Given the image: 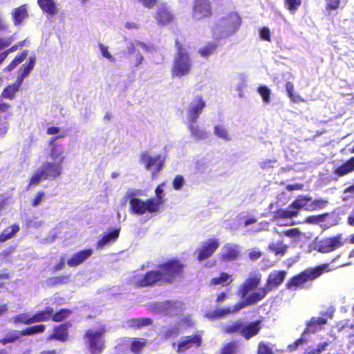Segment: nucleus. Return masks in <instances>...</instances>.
<instances>
[{
  "label": "nucleus",
  "mask_w": 354,
  "mask_h": 354,
  "mask_svg": "<svg viewBox=\"0 0 354 354\" xmlns=\"http://www.w3.org/2000/svg\"><path fill=\"white\" fill-rule=\"evenodd\" d=\"M242 24L240 15L232 11L219 18L212 28L213 37L216 40L227 38L236 33Z\"/></svg>",
  "instance_id": "nucleus-1"
},
{
  "label": "nucleus",
  "mask_w": 354,
  "mask_h": 354,
  "mask_svg": "<svg viewBox=\"0 0 354 354\" xmlns=\"http://www.w3.org/2000/svg\"><path fill=\"white\" fill-rule=\"evenodd\" d=\"M331 270L329 263H323L317 266L307 268L290 277L286 283V288L296 291L308 288L307 283L321 277L324 273Z\"/></svg>",
  "instance_id": "nucleus-2"
},
{
  "label": "nucleus",
  "mask_w": 354,
  "mask_h": 354,
  "mask_svg": "<svg viewBox=\"0 0 354 354\" xmlns=\"http://www.w3.org/2000/svg\"><path fill=\"white\" fill-rule=\"evenodd\" d=\"M261 328V319L250 322L248 324H245L242 319H238L230 322L225 326H223L221 330L226 335L239 334L245 340H249L253 337L257 335Z\"/></svg>",
  "instance_id": "nucleus-3"
},
{
  "label": "nucleus",
  "mask_w": 354,
  "mask_h": 354,
  "mask_svg": "<svg viewBox=\"0 0 354 354\" xmlns=\"http://www.w3.org/2000/svg\"><path fill=\"white\" fill-rule=\"evenodd\" d=\"M176 53L171 68L172 77H182L189 75L192 68V59L186 48L176 39L175 40Z\"/></svg>",
  "instance_id": "nucleus-4"
},
{
  "label": "nucleus",
  "mask_w": 354,
  "mask_h": 354,
  "mask_svg": "<svg viewBox=\"0 0 354 354\" xmlns=\"http://www.w3.org/2000/svg\"><path fill=\"white\" fill-rule=\"evenodd\" d=\"M185 264L177 258L167 259L157 266L162 283L171 284L178 279L184 278Z\"/></svg>",
  "instance_id": "nucleus-5"
},
{
  "label": "nucleus",
  "mask_w": 354,
  "mask_h": 354,
  "mask_svg": "<svg viewBox=\"0 0 354 354\" xmlns=\"http://www.w3.org/2000/svg\"><path fill=\"white\" fill-rule=\"evenodd\" d=\"M106 328L100 326L98 330L88 329L84 335L86 341L87 348L91 354H101L106 347L104 335Z\"/></svg>",
  "instance_id": "nucleus-6"
},
{
  "label": "nucleus",
  "mask_w": 354,
  "mask_h": 354,
  "mask_svg": "<svg viewBox=\"0 0 354 354\" xmlns=\"http://www.w3.org/2000/svg\"><path fill=\"white\" fill-rule=\"evenodd\" d=\"M158 205L153 200L149 198L143 201L139 198L132 197L129 201V212L131 214L142 215L147 212L153 214L158 212Z\"/></svg>",
  "instance_id": "nucleus-7"
},
{
  "label": "nucleus",
  "mask_w": 354,
  "mask_h": 354,
  "mask_svg": "<svg viewBox=\"0 0 354 354\" xmlns=\"http://www.w3.org/2000/svg\"><path fill=\"white\" fill-rule=\"evenodd\" d=\"M334 310H328L326 311H322L320 313L321 317H313L306 322V327L303 331V335L307 333H315L320 330L322 327L328 322V319H332L333 317Z\"/></svg>",
  "instance_id": "nucleus-8"
},
{
  "label": "nucleus",
  "mask_w": 354,
  "mask_h": 354,
  "mask_svg": "<svg viewBox=\"0 0 354 354\" xmlns=\"http://www.w3.org/2000/svg\"><path fill=\"white\" fill-rule=\"evenodd\" d=\"M344 243L342 234L322 239L315 243V250L321 253H328L340 248Z\"/></svg>",
  "instance_id": "nucleus-9"
},
{
  "label": "nucleus",
  "mask_w": 354,
  "mask_h": 354,
  "mask_svg": "<svg viewBox=\"0 0 354 354\" xmlns=\"http://www.w3.org/2000/svg\"><path fill=\"white\" fill-rule=\"evenodd\" d=\"M192 15V17L197 21L211 18L213 15L211 1L209 0H194Z\"/></svg>",
  "instance_id": "nucleus-10"
},
{
  "label": "nucleus",
  "mask_w": 354,
  "mask_h": 354,
  "mask_svg": "<svg viewBox=\"0 0 354 354\" xmlns=\"http://www.w3.org/2000/svg\"><path fill=\"white\" fill-rule=\"evenodd\" d=\"M206 103L202 95H196L187 108V122H197Z\"/></svg>",
  "instance_id": "nucleus-11"
},
{
  "label": "nucleus",
  "mask_w": 354,
  "mask_h": 354,
  "mask_svg": "<svg viewBox=\"0 0 354 354\" xmlns=\"http://www.w3.org/2000/svg\"><path fill=\"white\" fill-rule=\"evenodd\" d=\"M141 162L145 165V169L152 171V177L154 178L158 172L164 167V160L162 159L160 154L154 157L148 155L147 152L144 151L140 155Z\"/></svg>",
  "instance_id": "nucleus-12"
},
{
  "label": "nucleus",
  "mask_w": 354,
  "mask_h": 354,
  "mask_svg": "<svg viewBox=\"0 0 354 354\" xmlns=\"http://www.w3.org/2000/svg\"><path fill=\"white\" fill-rule=\"evenodd\" d=\"M220 241L217 239L212 238L203 241L201 245L197 249V259L203 261L209 258L218 248Z\"/></svg>",
  "instance_id": "nucleus-13"
},
{
  "label": "nucleus",
  "mask_w": 354,
  "mask_h": 354,
  "mask_svg": "<svg viewBox=\"0 0 354 354\" xmlns=\"http://www.w3.org/2000/svg\"><path fill=\"white\" fill-rule=\"evenodd\" d=\"M158 26H166L174 21V15L166 3H162L157 8L153 16Z\"/></svg>",
  "instance_id": "nucleus-14"
},
{
  "label": "nucleus",
  "mask_w": 354,
  "mask_h": 354,
  "mask_svg": "<svg viewBox=\"0 0 354 354\" xmlns=\"http://www.w3.org/2000/svg\"><path fill=\"white\" fill-rule=\"evenodd\" d=\"M44 180H55L62 173V165L55 162H45L39 167Z\"/></svg>",
  "instance_id": "nucleus-15"
},
{
  "label": "nucleus",
  "mask_w": 354,
  "mask_h": 354,
  "mask_svg": "<svg viewBox=\"0 0 354 354\" xmlns=\"http://www.w3.org/2000/svg\"><path fill=\"white\" fill-rule=\"evenodd\" d=\"M158 282L162 283L158 268L155 270L147 271L143 276L138 279L134 285L137 288H145L153 286Z\"/></svg>",
  "instance_id": "nucleus-16"
},
{
  "label": "nucleus",
  "mask_w": 354,
  "mask_h": 354,
  "mask_svg": "<svg viewBox=\"0 0 354 354\" xmlns=\"http://www.w3.org/2000/svg\"><path fill=\"white\" fill-rule=\"evenodd\" d=\"M202 344V337L199 334H194L189 336L183 337L178 344L176 352L182 353L190 348L193 346L196 347Z\"/></svg>",
  "instance_id": "nucleus-17"
},
{
  "label": "nucleus",
  "mask_w": 354,
  "mask_h": 354,
  "mask_svg": "<svg viewBox=\"0 0 354 354\" xmlns=\"http://www.w3.org/2000/svg\"><path fill=\"white\" fill-rule=\"evenodd\" d=\"M287 275L286 270H277L270 272L266 280L265 288L268 292L279 287Z\"/></svg>",
  "instance_id": "nucleus-18"
},
{
  "label": "nucleus",
  "mask_w": 354,
  "mask_h": 354,
  "mask_svg": "<svg viewBox=\"0 0 354 354\" xmlns=\"http://www.w3.org/2000/svg\"><path fill=\"white\" fill-rule=\"evenodd\" d=\"M71 326L70 322L55 326L53 328V333L48 337V339H54L62 342H66L68 339V329Z\"/></svg>",
  "instance_id": "nucleus-19"
},
{
  "label": "nucleus",
  "mask_w": 354,
  "mask_h": 354,
  "mask_svg": "<svg viewBox=\"0 0 354 354\" xmlns=\"http://www.w3.org/2000/svg\"><path fill=\"white\" fill-rule=\"evenodd\" d=\"M260 281V274H254L252 276H250L245 280L244 283L240 286L238 293L239 295L241 298L245 297L250 291H252L258 287Z\"/></svg>",
  "instance_id": "nucleus-20"
},
{
  "label": "nucleus",
  "mask_w": 354,
  "mask_h": 354,
  "mask_svg": "<svg viewBox=\"0 0 354 354\" xmlns=\"http://www.w3.org/2000/svg\"><path fill=\"white\" fill-rule=\"evenodd\" d=\"M93 253L91 248L84 249L74 253L68 260L67 265L69 267H77L83 263Z\"/></svg>",
  "instance_id": "nucleus-21"
},
{
  "label": "nucleus",
  "mask_w": 354,
  "mask_h": 354,
  "mask_svg": "<svg viewBox=\"0 0 354 354\" xmlns=\"http://www.w3.org/2000/svg\"><path fill=\"white\" fill-rule=\"evenodd\" d=\"M239 254V251L237 245L226 243L223 246L220 259L224 262L232 261L238 258Z\"/></svg>",
  "instance_id": "nucleus-22"
},
{
  "label": "nucleus",
  "mask_w": 354,
  "mask_h": 354,
  "mask_svg": "<svg viewBox=\"0 0 354 354\" xmlns=\"http://www.w3.org/2000/svg\"><path fill=\"white\" fill-rule=\"evenodd\" d=\"M120 232V228H115L107 234H104L97 242L96 248L98 250L102 249L106 245L110 243H114L119 237Z\"/></svg>",
  "instance_id": "nucleus-23"
},
{
  "label": "nucleus",
  "mask_w": 354,
  "mask_h": 354,
  "mask_svg": "<svg viewBox=\"0 0 354 354\" xmlns=\"http://www.w3.org/2000/svg\"><path fill=\"white\" fill-rule=\"evenodd\" d=\"M71 274H59L56 276L50 277L46 279V286L49 288H54L59 286L67 284L71 281Z\"/></svg>",
  "instance_id": "nucleus-24"
},
{
  "label": "nucleus",
  "mask_w": 354,
  "mask_h": 354,
  "mask_svg": "<svg viewBox=\"0 0 354 354\" xmlns=\"http://www.w3.org/2000/svg\"><path fill=\"white\" fill-rule=\"evenodd\" d=\"M53 308L50 306H46L44 310L36 312L32 315L34 323L48 322L52 320Z\"/></svg>",
  "instance_id": "nucleus-25"
},
{
  "label": "nucleus",
  "mask_w": 354,
  "mask_h": 354,
  "mask_svg": "<svg viewBox=\"0 0 354 354\" xmlns=\"http://www.w3.org/2000/svg\"><path fill=\"white\" fill-rule=\"evenodd\" d=\"M311 198L307 196H299L292 202V206L294 207L297 213L301 209L307 211H313V208L310 206Z\"/></svg>",
  "instance_id": "nucleus-26"
},
{
  "label": "nucleus",
  "mask_w": 354,
  "mask_h": 354,
  "mask_svg": "<svg viewBox=\"0 0 354 354\" xmlns=\"http://www.w3.org/2000/svg\"><path fill=\"white\" fill-rule=\"evenodd\" d=\"M37 3L44 12L50 16L57 13V7L55 0H37Z\"/></svg>",
  "instance_id": "nucleus-27"
},
{
  "label": "nucleus",
  "mask_w": 354,
  "mask_h": 354,
  "mask_svg": "<svg viewBox=\"0 0 354 354\" xmlns=\"http://www.w3.org/2000/svg\"><path fill=\"white\" fill-rule=\"evenodd\" d=\"M28 17V10L25 4L20 6L12 11V19L15 26L20 25Z\"/></svg>",
  "instance_id": "nucleus-28"
},
{
  "label": "nucleus",
  "mask_w": 354,
  "mask_h": 354,
  "mask_svg": "<svg viewBox=\"0 0 354 354\" xmlns=\"http://www.w3.org/2000/svg\"><path fill=\"white\" fill-rule=\"evenodd\" d=\"M354 171V156L349 158L340 166L337 167L334 174L337 176H344Z\"/></svg>",
  "instance_id": "nucleus-29"
},
{
  "label": "nucleus",
  "mask_w": 354,
  "mask_h": 354,
  "mask_svg": "<svg viewBox=\"0 0 354 354\" xmlns=\"http://www.w3.org/2000/svg\"><path fill=\"white\" fill-rule=\"evenodd\" d=\"M268 292V291L265 287L260 288L257 292L250 293L245 299L248 306H253L262 300Z\"/></svg>",
  "instance_id": "nucleus-30"
},
{
  "label": "nucleus",
  "mask_w": 354,
  "mask_h": 354,
  "mask_svg": "<svg viewBox=\"0 0 354 354\" xmlns=\"http://www.w3.org/2000/svg\"><path fill=\"white\" fill-rule=\"evenodd\" d=\"M233 281L232 277L227 272H222L217 277L212 278L209 281V285L212 286L221 285L227 286Z\"/></svg>",
  "instance_id": "nucleus-31"
},
{
  "label": "nucleus",
  "mask_w": 354,
  "mask_h": 354,
  "mask_svg": "<svg viewBox=\"0 0 354 354\" xmlns=\"http://www.w3.org/2000/svg\"><path fill=\"white\" fill-rule=\"evenodd\" d=\"M152 324V320L150 318H132L127 320L126 324L129 328H141L146 327Z\"/></svg>",
  "instance_id": "nucleus-32"
},
{
  "label": "nucleus",
  "mask_w": 354,
  "mask_h": 354,
  "mask_svg": "<svg viewBox=\"0 0 354 354\" xmlns=\"http://www.w3.org/2000/svg\"><path fill=\"white\" fill-rule=\"evenodd\" d=\"M298 215L296 209L292 206V203L289 205L287 208L278 209L275 212L274 217L276 219L278 218H291Z\"/></svg>",
  "instance_id": "nucleus-33"
},
{
  "label": "nucleus",
  "mask_w": 354,
  "mask_h": 354,
  "mask_svg": "<svg viewBox=\"0 0 354 354\" xmlns=\"http://www.w3.org/2000/svg\"><path fill=\"white\" fill-rule=\"evenodd\" d=\"M147 344L146 339L133 337L131 339L129 349L134 354H140Z\"/></svg>",
  "instance_id": "nucleus-34"
},
{
  "label": "nucleus",
  "mask_w": 354,
  "mask_h": 354,
  "mask_svg": "<svg viewBox=\"0 0 354 354\" xmlns=\"http://www.w3.org/2000/svg\"><path fill=\"white\" fill-rule=\"evenodd\" d=\"M196 122H188V129L192 136L196 140H204L207 137V133L196 124Z\"/></svg>",
  "instance_id": "nucleus-35"
},
{
  "label": "nucleus",
  "mask_w": 354,
  "mask_h": 354,
  "mask_svg": "<svg viewBox=\"0 0 354 354\" xmlns=\"http://www.w3.org/2000/svg\"><path fill=\"white\" fill-rule=\"evenodd\" d=\"M288 248V245L283 243V241H279L276 243H270L268 245V249L276 256H283Z\"/></svg>",
  "instance_id": "nucleus-36"
},
{
  "label": "nucleus",
  "mask_w": 354,
  "mask_h": 354,
  "mask_svg": "<svg viewBox=\"0 0 354 354\" xmlns=\"http://www.w3.org/2000/svg\"><path fill=\"white\" fill-rule=\"evenodd\" d=\"M19 229L17 224H13L4 229L0 234V241L4 242L10 239L19 231Z\"/></svg>",
  "instance_id": "nucleus-37"
},
{
  "label": "nucleus",
  "mask_w": 354,
  "mask_h": 354,
  "mask_svg": "<svg viewBox=\"0 0 354 354\" xmlns=\"http://www.w3.org/2000/svg\"><path fill=\"white\" fill-rule=\"evenodd\" d=\"M218 44L213 41H208L199 48L198 53L201 57L207 58L216 52Z\"/></svg>",
  "instance_id": "nucleus-38"
},
{
  "label": "nucleus",
  "mask_w": 354,
  "mask_h": 354,
  "mask_svg": "<svg viewBox=\"0 0 354 354\" xmlns=\"http://www.w3.org/2000/svg\"><path fill=\"white\" fill-rule=\"evenodd\" d=\"M45 330L46 325L40 324L26 327L21 330V333L23 336H28L42 333L45 331Z\"/></svg>",
  "instance_id": "nucleus-39"
},
{
  "label": "nucleus",
  "mask_w": 354,
  "mask_h": 354,
  "mask_svg": "<svg viewBox=\"0 0 354 354\" xmlns=\"http://www.w3.org/2000/svg\"><path fill=\"white\" fill-rule=\"evenodd\" d=\"M28 53V50H23L20 54L17 55L12 62L4 68L6 72H9L13 70L17 65L21 63L27 57Z\"/></svg>",
  "instance_id": "nucleus-40"
},
{
  "label": "nucleus",
  "mask_w": 354,
  "mask_h": 354,
  "mask_svg": "<svg viewBox=\"0 0 354 354\" xmlns=\"http://www.w3.org/2000/svg\"><path fill=\"white\" fill-rule=\"evenodd\" d=\"M71 314L72 310L68 308H61L56 312L53 310L52 321L61 322L68 318Z\"/></svg>",
  "instance_id": "nucleus-41"
},
{
  "label": "nucleus",
  "mask_w": 354,
  "mask_h": 354,
  "mask_svg": "<svg viewBox=\"0 0 354 354\" xmlns=\"http://www.w3.org/2000/svg\"><path fill=\"white\" fill-rule=\"evenodd\" d=\"M35 64V57H30L28 59V61L22 64L20 67V70L21 71V77L25 78L27 77L31 72V71L33 69Z\"/></svg>",
  "instance_id": "nucleus-42"
},
{
  "label": "nucleus",
  "mask_w": 354,
  "mask_h": 354,
  "mask_svg": "<svg viewBox=\"0 0 354 354\" xmlns=\"http://www.w3.org/2000/svg\"><path fill=\"white\" fill-rule=\"evenodd\" d=\"M239 344L236 340H232L225 344L220 349V354H236Z\"/></svg>",
  "instance_id": "nucleus-43"
},
{
  "label": "nucleus",
  "mask_w": 354,
  "mask_h": 354,
  "mask_svg": "<svg viewBox=\"0 0 354 354\" xmlns=\"http://www.w3.org/2000/svg\"><path fill=\"white\" fill-rule=\"evenodd\" d=\"M51 146V150H50V157L54 160H57L56 162L60 163L61 165L63 164L65 157L63 155V150L62 149H58L57 145H49Z\"/></svg>",
  "instance_id": "nucleus-44"
},
{
  "label": "nucleus",
  "mask_w": 354,
  "mask_h": 354,
  "mask_svg": "<svg viewBox=\"0 0 354 354\" xmlns=\"http://www.w3.org/2000/svg\"><path fill=\"white\" fill-rule=\"evenodd\" d=\"M19 86L17 84H12L6 86L2 91L0 97L13 100L15 97L16 93L19 91Z\"/></svg>",
  "instance_id": "nucleus-45"
},
{
  "label": "nucleus",
  "mask_w": 354,
  "mask_h": 354,
  "mask_svg": "<svg viewBox=\"0 0 354 354\" xmlns=\"http://www.w3.org/2000/svg\"><path fill=\"white\" fill-rule=\"evenodd\" d=\"M230 314H232L231 307H227L224 308H216L211 314H208L207 317L209 319H220Z\"/></svg>",
  "instance_id": "nucleus-46"
},
{
  "label": "nucleus",
  "mask_w": 354,
  "mask_h": 354,
  "mask_svg": "<svg viewBox=\"0 0 354 354\" xmlns=\"http://www.w3.org/2000/svg\"><path fill=\"white\" fill-rule=\"evenodd\" d=\"M164 183H162L158 185L155 189L156 198H150L149 200H153L155 204L158 205L157 211L158 212L160 209V206L164 203L165 200L163 198L162 194L164 192V189L162 186Z\"/></svg>",
  "instance_id": "nucleus-47"
},
{
  "label": "nucleus",
  "mask_w": 354,
  "mask_h": 354,
  "mask_svg": "<svg viewBox=\"0 0 354 354\" xmlns=\"http://www.w3.org/2000/svg\"><path fill=\"white\" fill-rule=\"evenodd\" d=\"M21 330H12L9 332L7 336L0 339V344L6 345L9 343H13L19 339L21 335Z\"/></svg>",
  "instance_id": "nucleus-48"
},
{
  "label": "nucleus",
  "mask_w": 354,
  "mask_h": 354,
  "mask_svg": "<svg viewBox=\"0 0 354 354\" xmlns=\"http://www.w3.org/2000/svg\"><path fill=\"white\" fill-rule=\"evenodd\" d=\"M328 345L329 342H324L319 343L316 348L309 346L304 350V354H320Z\"/></svg>",
  "instance_id": "nucleus-49"
},
{
  "label": "nucleus",
  "mask_w": 354,
  "mask_h": 354,
  "mask_svg": "<svg viewBox=\"0 0 354 354\" xmlns=\"http://www.w3.org/2000/svg\"><path fill=\"white\" fill-rule=\"evenodd\" d=\"M286 90L290 100L293 102H298L301 99L299 94L294 92V84L291 82H288L286 84Z\"/></svg>",
  "instance_id": "nucleus-50"
},
{
  "label": "nucleus",
  "mask_w": 354,
  "mask_h": 354,
  "mask_svg": "<svg viewBox=\"0 0 354 354\" xmlns=\"http://www.w3.org/2000/svg\"><path fill=\"white\" fill-rule=\"evenodd\" d=\"M43 179H44V176L42 174L41 171L39 169L30 177L27 189H28L32 186H37Z\"/></svg>",
  "instance_id": "nucleus-51"
},
{
  "label": "nucleus",
  "mask_w": 354,
  "mask_h": 354,
  "mask_svg": "<svg viewBox=\"0 0 354 354\" xmlns=\"http://www.w3.org/2000/svg\"><path fill=\"white\" fill-rule=\"evenodd\" d=\"M14 321L16 323L22 324L24 325H30L31 324H34V320L32 319V315L30 316L26 313H20L14 317Z\"/></svg>",
  "instance_id": "nucleus-52"
},
{
  "label": "nucleus",
  "mask_w": 354,
  "mask_h": 354,
  "mask_svg": "<svg viewBox=\"0 0 354 354\" xmlns=\"http://www.w3.org/2000/svg\"><path fill=\"white\" fill-rule=\"evenodd\" d=\"M308 342V339L303 335V333L299 338L297 339L294 342L288 345V350L290 352H294L298 349V348L304 344Z\"/></svg>",
  "instance_id": "nucleus-53"
},
{
  "label": "nucleus",
  "mask_w": 354,
  "mask_h": 354,
  "mask_svg": "<svg viewBox=\"0 0 354 354\" xmlns=\"http://www.w3.org/2000/svg\"><path fill=\"white\" fill-rule=\"evenodd\" d=\"M214 133L216 136L224 140H230L227 131L221 125H216L214 128Z\"/></svg>",
  "instance_id": "nucleus-54"
},
{
  "label": "nucleus",
  "mask_w": 354,
  "mask_h": 354,
  "mask_svg": "<svg viewBox=\"0 0 354 354\" xmlns=\"http://www.w3.org/2000/svg\"><path fill=\"white\" fill-rule=\"evenodd\" d=\"M301 3L302 0H284L285 6L290 12H295Z\"/></svg>",
  "instance_id": "nucleus-55"
},
{
  "label": "nucleus",
  "mask_w": 354,
  "mask_h": 354,
  "mask_svg": "<svg viewBox=\"0 0 354 354\" xmlns=\"http://www.w3.org/2000/svg\"><path fill=\"white\" fill-rule=\"evenodd\" d=\"M258 93L261 95L263 100L266 102H268L270 100V91L266 86H260L258 88Z\"/></svg>",
  "instance_id": "nucleus-56"
},
{
  "label": "nucleus",
  "mask_w": 354,
  "mask_h": 354,
  "mask_svg": "<svg viewBox=\"0 0 354 354\" xmlns=\"http://www.w3.org/2000/svg\"><path fill=\"white\" fill-rule=\"evenodd\" d=\"M257 354H274L268 344L263 342H260L258 346Z\"/></svg>",
  "instance_id": "nucleus-57"
},
{
  "label": "nucleus",
  "mask_w": 354,
  "mask_h": 354,
  "mask_svg": "<svg viewBox=\"0 0 354 354\" xmlns=\"http://www.w3.org/2000/svg\"><path fill=\"white\" fill-rule=\"evenodd\" d=\"M11 115L12 113H9L6 117H5L4 120L0 117V136H3L7 133L9 128V124L6 120Z\"/></svg>",
  "instance_id": "nucleus-58"
},
{
  "label": "nucleus",
  "mask_w": 354,
  "mask_h": 354,
  "mask_svg": "<svg viewBox=\"0 0 354 354\" xmlns=\"http://www.w3.org/2000/svg\"><path fill=\"white\" fill-rule=\"evenodd\" d=\"M46 196V194L44 191H38L35 194V197L31 201V205L32 207H37L40 205L41 201Z\"/></svg>",
  "instance_id": "nucleus-59"
},
{
  "label": "nucleus",
  "mask_w": 354,
  "mask_h": 354,
  "mask_svg": "<svg viewBox=\"0 0 354 354\" xmlns=\"http://www.w3.org/2000/svg\"><path fill=\"white\" fill-rule=\"evenodd\" d=\"M340 5V0H326V9L327 11L337 10Z\"/></svg>",
  "instance_id": "nucleus-60"
},
{
  "label": "nucleus",
  "mask_w": 354,
  "mask_h": 354,
  "mask_svg": "<svg viewBox=\"0 0 354 354\" xmlns=\"http://www.w3.org/2000/svg\"><path fill=\"white\" fill-rule=\"evenodd\" d=\"M184 178L181 175H177L173 180V188L175 190L180 189L184 184Z\"/></svg>",
  "instance_id": "nucleus-61"
},
{
  "label": "nucleus",
  "mask_w": 354,
  "mask_h": 354,
  "mask_svg": "<svg viewBox=\"0 0 354 354\" xmlns=\"http://www.w3.org/2000/svg\"><path fill=\"white\" fill-rule=\"evenodd\" d=\"M261 256L262 252L255 248L250 250L248 252V257L252 261H256L259 259Z\"/></svg>",
  "instance_id": "nucleus-62"
},
{
  "label": "nucleus",
  "mask_w": 354,
  "mask_h": 354,
  "mask_svg": "<svg viewBox=\"0 0 354 354\" xmlns=\"http://www.w3.org/2000/svg\"><path fill=\"white\" fill-rule=\"evenodd\" d=\"M247 306H248V305L245 299L240 301L236 303L233 307H231L232 313L234 314L235 313H237L241 309L245 308Z\"/></svg>",
  "instance_id": "nucleus-63"
},
{
  "label": "nucleus",
  "mask_w": 354,
  "mask_h": 354,
  "mask_svg": "<svg viewBox=\"0 0 354 354\" xmlns=\"http://www.w3.org/2000/svg\"><path fill=\"white\" fill-rule=\"evenodd\" d=\"M260 37L263 40L270 41V31L268 27H263L260 30Z\"/></svg>",
  "instance_id": "nucleus-64"
}]
</instances>
